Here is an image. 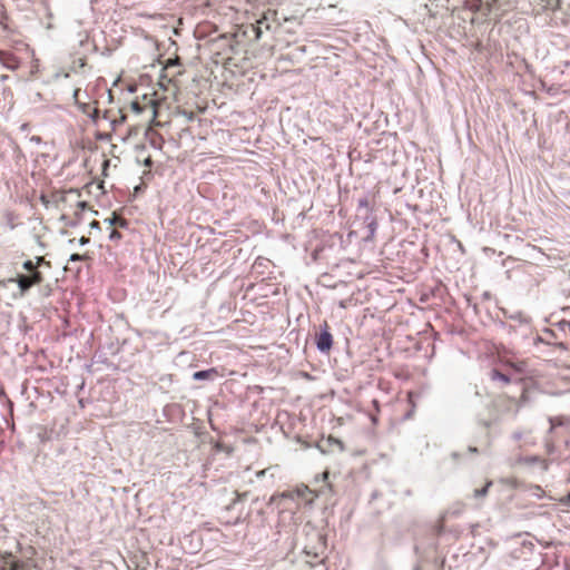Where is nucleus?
I'll list each match as a JSON object with an SVG mask.
<instances>
[{
	"label": "nucleus",
	"instance_id": "obj_24",
	"mask_svg": "<svg viewBox=\"0 0 570 570\" xmlns=\"http://www.w3.org/2000/svg\"><path fill=\"white\" fill-rule=\"evenodd\" d=\"M88 242H89V238H86V237H81L80 238V244H82V245L88 243Z\"/></svg>",
	"mask_w": 570,
	"mask_h": 570
},
{
	"label": "nucleus",
	"instance_id": "obj_16",
	"mask_svg": "<svg viewBox=\"0 0 570 570\" xmlns=\"http://www.w3.org/2000/svg\"><path fill=\"white\" fill-rule=\"evenodd\" d=\"M109 238H110L111 240H118V239H120V238H121V234H120L118 230L114 229V230L110 233Z\"/></svg>",
	"mask_w": 570,
	"mask_h": 570
},
{
	"label": "nucleus",
	"instance_id": "obj_23",
	"mask_svg": "<svg viewBox=\"0 0 570 570\" xmlns=\"http://www.w3.org/2000/svg\"><path fill=\"white\" fill-rule=\"evenodd\" d=\"M443 531V521H441L439 528H438V534H440Z\"/></svg>",
	"mask_w": 570,
	"mask_h": 570
},
{
	"label": "nucleus",
	"instance_id": "obj_26",
	"mask_svg": "<svg viewBox=\"0 0 570 570\" xmlns=\"http://www.w3.org/2000/svg\"><path fill=\"white\" fill-rule=\"evenodd\" d=\"M484 2H485V4H487V7H490V6H491L490 0H485Z\"/></svg>",
	"mask_w": 570,
	"mask_h": 570
},
{
	"label": "nucleus",
	"instance_id": "obj_11",
	"mask_svg": "<svg viewBox=\"0 0 570 570\" xmlns=\"http://www.w3.org/2000/svg\"><path fill=\"white\" fill-rule=\"evenodd\" d=\"M490 376H491V380H493V381L499 380L505 384H508L510 382V379L505 374L499 372L498 370H492Z\"/></svg>",
	"mask_w": 570,
	"mask_h": 570
},
{
	"label": "nucleus",
	"instance_id": "obj_10",
	"mask_svg": "<svg viewBox=\"0 0 570 570\" xmlns=\"http://www.w3.org/2000/svg\"><path fill=\"white\" fill-rule=\"evenodd\" d=\"M23 564L14 559H8L3 562L0 570H22Z\"/></svg>",
	"mask_w": 570,
	"mask_h": 570
},
{
	"label": "nucleus",
	"instance_id": "obj_4",
	"mask_svg": "<svg viewBox=\"0 0 570 570\" xmlns=\"http://www.w3.org/2000/svg\"><path fill=\"white\" fill-rule=\"evenodd\" d=\"M235 42L234 36L222 35L212 42V50L222 61H228L234 53Z\"/></svg>",
	"mask_w": 570,
	"mask_h": 570
},
{
	"label": "nucleus",
	"instance_id": "obj_18",
	"mask_svg": "<svg viewBox=\"0 0 570 570\" xmlns=\"http://www.w3.org/2000/svg\"><path fill=\"white\" fill-rule=\"evenodd\" d=\"M79 91H80L79 88L75 89V91H73V99H75L76 102L78 101Z\"/></svg>",
	"mask_w": 570,
	"mask_h": 570
},
{
	"label": "nucleus",
	"instance_id": "obj_17",
	"mask_svg": "<svg viewBox=\"0 0 570 570\" xmlns=\"http://www.w3.org/2000/svg\"><path fill=\"white\" fill-rule=\"evenodd\" d=\"M255 33H256V39H259L261 38V35H262V30L259 27H256L255 28Z\"/></svg>",
	"mask_w": 570,
	"mask_h": 570
},
{
	"label": "nucleus",
	"instance_id": "obj_14",
	"mask_svg": "<svg viewBox=\"0 0 570 570\" xmlns=\"http://www.w3.org/2000/svg\"><path fill=\"white\" fill-rule=\"evenodd\" d=\"M551 428L560 426L564 423V419L562 416H556L550 419Z\"/></svg>",
	"mask_w": 570,
	"mask_h": 570
},
{
	"label": "nucleus",
	"instance_id": "obj_7",
	"mask_svg": "<svg viewBox=\"0 0 570 570\" xmlns=\"http://www.w3.org/2000/svg\"><path fill=\"white\" fill-rule=\"evenodd\" d=\"M144 105H141L139 101H132L131 102V108L132 110H135L136 112H142L144 110H146L148 107L151 109V114H153V118H155L157 116V102L155 99L153 98H147L146 96L144 97Z\"/></svg>",
	"mask_w": 570,
	"mask_h": 570
},
{
	"label": "nucleus",
	"instance_id": "obj_9",
	"mask_svg": "<svg viewBox=\"0 0 570 570\" xmlns=\"http://www.w3.org/2000/svg\"><path fill=\"white\" fill-rule=\"evenodd\" d=\"M518 463L519 464H540L541 468L546 471L548 470L549 468V462L547 459H543L541 456H538V455H531V456H524V458H520L518 460Z\"/></svg>",
	"mask_w": 570,
	"mask_h": 570
},
{
	"label": "nucleus",
	"instance_id": "obj_6",
	"mask_svg": "<svg viewBox=\"0 0 570 570\" xmlns=\"http://www.w3.org/2000/svg\"><path fill=\"white\" fill-rule=\"evenodd\" d=\"M0 62L9 70H17L20 66L19 58L14 53L4 50H0Z\"/></svg>",
	"mask_w": 570,
	"mask_h": 570
},
{
	"label": "nucleus",
	"instance_id": "obj_19",
	"mask_svg": "<svg viewBox=\"0 0 570 570\" xmlns=\"http://www.w3.org/2000/svg\"><path fill=\"white\" fill-rule=\"evenodd\" d=\"M554 3L552 4L551 1H548V6L550 7H558L559 6V0H553Z\"/></svg>",
	"mask_w": 570,
	"mask_h": 570
},
{
	"label": "nucleus",
	"instance_id": "obj_25",
	"mask_svg": "<svg viewBox=\"0 0 570 570\" xmlns=\"http://www.w3.org/2000/svg\"><path fill=\"white\" fill-rule=\"evenodd\" d=\"M145 164H146L147 166H150L151 160H150L149 158H147V159H146V161H145Z\"/></svg>",
	"mask_w": 570,
	"mask_h": 570
},
{
	"label": "nucleus",
	"instance_id": "obj_21",
	"mask_svg": "<svg viewBox=\"0 0 570 570\" xmlns=\"http://www.w3.org/2000/svg\"><path fill=\"white\" fill-rule=\"evenodd\" d=\"M108 166H109V160L105 159L104 160V171L108 168Z\"/></svg>",
	"mask_w": 570,
	"mask_h": 570
},
{
	"label": "nucleus",
	"instance_id": "obj_20",
	"mask_svg": "<svg viewBox=\"0 0 570 570\" xmlns=\"http://www.w3.org/2000/svg\"><path fill=\"white\" fill-rule=\"evenodd\" d=\"M328 474H330V473H328V471H324V472L322 473V478H323V480H324V481H326V480H327Z\"/></svg>",
	"mask_w": 570,
	"mask_h": 570
},
{
	"label": "nucleus",
	"instance_id": "obj_8",
	"mask_svg": "<svg viewBox=\"0 0 570 570\" xmlns=\"http://www.w3.org/2000/svg\"><path fill=\"white\" fill-rule=\"evenodd\" d=\"M219 376H222V373H219V371L215 367L204 370V371H198L193 374V379L196 381L215 380Z\"/></svg>",
	"mask_w": 570,
	"mask_h": 570
},
{
	"label": "nucleus",
	"instance_id": "obj_5",
	"mask_svg": "<svg viewBox=\"0 0 570 570\" xmlns=\"http://www.w3.org/2000/svg\"><path fill=\"white\" fill-rule=\"evenodd\" d=\"M316 346L321 352L327 353L333 346V335L326 321L320 325V333L316 335Z\"/></svg>",
	"mask_w": 570,
	"mask_h": 570
},
{
	"label": "nucleus",
	"instance_id": "obj_15",
	"mask_svg": "<svg viewBox=\"0 0 570 570\" xmlns=\"http://www.w3.org/2000/svg\"><path fill=\"white\" fill-rule=\"evenodd\" d=\"M89 256L87 254H72L70 256V262H77V261H86Z\"/></svg>",
	"mask_w": 570,
	"mask_h": 570
},
{
	"label": "nucleus",
	"instance_id": "obj_3",
	"mask_svg": "<svg viewBox=\"0 0 570 570\" xmlns=\"http://www.w3.org/2000/svg\"><path fill=\"white\" fill-rule=\"evenodd\" d=\"M306 556L312 557L315 562H323L326 551V539L318 531L307 533L306 543L303 548Z\"/></svg>",
	"mask_w": 570,
	"mask_h": 570
},
{
	"label": "nucleus",
	"instance_id": "obj_22",
	"mask_svg": "<svg viewBox=\"0 0 570 570\" xmlns=\"http://www.w3.org/2000/svg\"><path fill=\"white\" fill-rule=\"evenodd\" d=\"M407 399H409V402L412 403L413 402V393L412 392H409L407 393Z\"/></svg>",
	"mask_w": 570,
	"mask_h": 570
},
{
	"label": "nucleus",
	"instance_id": "obj_1",
	"mask_svg": "<svg viewBox=\"0 0 570 570\" xmlns=\"http://www.w3.org/2000/svg\"><path fill=\"white\" fill-rule=\"evenodd\" d=\"M51 268V263L46 261L43 256H36L28 258L22 263V271L18 272L14 277L0 279V286H6L7 283H16L18 285L20 295L27 294L31 287L41 285L46 277L42 268Z\"/></svg>",
	"mask_w": 570,
	"mask_h": 570
},
{
	"label": "nucleus",
	"instance_id": "obj_12",
	"mask_svg": "<svg viewBox=\"0 0 570 570\" xmlns=\"http://www.w3.org/2000/svg\"><path fill=\"white\" fill-rule=\"evenodd\" d=\"M491 484H492V482H491V481L487 482V484H485L482 489H476V490L474 491V495H475L476 498H479V497H484V495L488 493V490H489V488L491 487Z\"/></svg>",
	"mask_w": 570,
	"mask_h": 570
},
{
	"label": "nucleus",
	"instance_id": "obj_2",
	"mask_svg": "<svg viewBox=\"0 0 570 570\" xmlns=\"http://www.w3.org/2000/svg\"><path fill=\"white\" fill-rule=\"evenodd\" d=\"M57 208L61 213V219L73 222L86 209L87 204L81 199L78 190L69 189L57 191L52 195Z\"/></svg>",
	"mask_w": 570,
	"mask_h": 570
},
{
	"label": "nucleus",
	"instance_id": "obj_13",
	"mask_svg": "<svg viewBox=\"0 0 570 570\" xmlns=\"http://www.w3.org/2000/svg\"><path fill=\"white\" fill-rule=\"evenodd\" d=\"M114 225H117L119 227H125L127 225V222L125 218L120 217V216H116L114 215V218H112V222H111Z\"/></svg>",
	"mask_w": 570,
	"mask_h": 570
}]
</instances>
